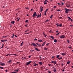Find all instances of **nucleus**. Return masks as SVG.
Returning a JSON list of instances; mask_svg holds the SVG:
<instances>
[{
  "label": "nucleus",
  "instance_id": "nucleus-1",
  "mask_svg": "<svg viewBox=\"0 0 73 73\" xmlns=\"http://www.w3.org/2000/svg\"><path fill=\"white\" fill-rule=\"evenodd\" d=\"M64 10H65L66 11L65 12L66 13H68V12L70 11H71V10H69L67 8H65Z\"/></svg>",
  "mask_w": 73,
  "mask_h": 73
},
{
  "label": "nucleus",
  "instance_id": "nucleus-2",
  "mask_svg": "<svg viewBox=\"0 0 73 73\" xmlns=\"http://www.w3.org/2000/svg\"><path fill=\"white\" fill-rule=\"evenodd\" d=\"M37 13L36 12H35L33 14V15L32 16L33 17H37Z\"/></svg>",
  "mask_w": 73,
  "mask_h": 73
},
{
  "label": "nucleus",
  "instance_id": "nucleus-3",
  "mask_svg": "<svg viewBox=\"0 0 73 73\" xmlns=\"http://www.w3.org/2000/svg\"><path fill=\"white\" fill-rule=\"evenodd\" d=\"M31 46H34L35 47H37V45L35 43H31Z\"/></svg>",
  "mask_w": 73,
  "mask_h": 73
},
{
  "label": "nucleus",
  "instance_id": "nucleus-4",
  "mask_svg": "<svg viewBox=\"0 0 73 73\" xmlns=\"http://www.w3.org/2000/svg\"><path fill=\"white\" fill-rule=\"evenodd\" d=\"M65 36L64 35H62L60 36V38L61 39L64 38Z\"/></svg>",
  "mask_w": 73,
  "mask_h": 73
},
{
  "label": "nucleus",
  "instance_id": "nucleus-5",
  "mask_svg": "<svg viewBox=\"0 0 73 73\" xmlns=\"http://www.w3.org/2000/svg\"><path fill=\"white\" fill-rule=\"evenodd\" d=\"M51 64H52L53 63H54V64H57V61H52L51 62Z\"/></svg>",
  "mask_w": 73,
  "mask_h": 73
},
{
  "label": "nucleus",
  "instance_id": "nucleus-6",
  "mask_svg": "<svg viewBox=\"0 0 73 73\" xmlns=\"http://www.w3.org/2000/svg\"><path fill=\"white\" fill-rule=\"evenodd\" d=\"M31 61H29L27 63H26V65H29V64H31Z\"/></svg>",
  "mask_w": 73,
  "mask_h": 73
},
{
  "label": "nucleus",
  "instance_id": "nucleus-7",
  "mask_svg": "<svg viewBox=\"0 0 73 73\" xmlns=\"http://www.w3.org/2000/svg\"><path fill=\"white\" fill-rule=\"evenodd\" d=\"M0 65L2 66H3L5 65V64L3 63H1V62H0Z\"/></svg>",
  "mask_w": 73,
  "mask_h": 73
},
{
  "label": "nucleus",
  "instance_id": "nucleus-8",
  "mask_svg": "<svg viewBox=\"0 0 73 73\" xmlns=\"http://www.w3.org/2000/svg\"><path fill=\"white\" fill-rule=\"evenodd\" d=\"M37 65V66H38V64H37V62H36V63L35 64H34V66H36Z\"/></svg>",
  "mask_w": 73,
  "mask_h": 73
},
{
  "label": "nucleus",
  "instance_id": "nucleus-9",
  "mask_svg": "<svg viewBox=\"0 0 73 73\" xmlns=\"http://www.w3.org/2000/svg\"><path fill=\"white\" fill-rule=\"evenodd\" d=\"M34 48L35 49V50L38 51H39V50L38 49V48H36V47H35Z\"/></svg>",
  "mask_w": 73,
  "mask_h": 73
},
{
  "label": "nucleus",
  "instance_id": "nucleus-10",
  "mask_svg": "<svg viewBox=\"0 0 73 73\" xmlns=\"http://www.w3.org/2000/svg\"><path fill=\"white\" fill-rule=\"evenodd\" d=\"M46 41L43 42V43L42 44V46H44L45 45V44L46 43Z\"/></svg>",
  "mask_w": 73,
  "mask_h": 73
},
{
  "label": "nucleus",
  "instance_id": "nucleus-11",
  "mask_svg": "<svg viewBox=\"0 0 73 73\" xmlns=\"http://www.w3.org/2000/svg\"><path fill=\"white\" fill-rule=\"evenodd\" d=\"M61 54L63 56H65L66 55V54L62 53Z\"/></svg>",
  "mask_w": 73,
  "mask_h": 73
},
{
  "label": "nucleus",
  "instance_id": "nucleus-12",
  "mask_svg": "<svg viewBox=\"0 0 73 73\" xmlns=\"http://www.w3.org/2000/svg\"><path fill=\"white\" fill-rule=\"evenodd\" d=\"M24 43H23V41H22V43H21V44L20 45V46H22L23 44Z\"/></svg>",
  "mask_w": 73,
  "mask_h": 73
},
{
  "label": "nucleus",
  "instance_id": "nucleus-13",
  "mask_svg": "<svg viewBox=\"0 0 73 73\" xmlns=\"http://www.w3.org/2000/svg\"><path fill=\"white\" fill-rule=\"evenodd\" d=\"M12 62V60H10L8 61V62H9V64H11V63Z\"/></svg>",
  "mask_w": 73,
  "mask_h": 73
},
{
  "label": "nucleus",
  "instance_id": "nucleus-14",
  "mask_svg": "<svg viewBox=\"0 0 73 73\" xmlns=\"http://www.w3.org/2000/svg\"><path fill=\"white\" fill-rule=\"evenodd\" d=\"M4 46V44H3V45H2V46L0 48V49H2L3 48V46Z\"/></svg>",
  "mask_w": 73,
  "mask_h": 73
},
{
  "label": "nucleus",
  "instance_id": "nucleus-15",
  "mask_svg": "<svg viewBox=\"0 0 73 73\" xmlns=\"http://www.w3.org/2000/svg\"><path fill=\"white\" fill-rule=\"evenodd\" d=\"M26 57H24V58H23L22 57V60H25L26 59Z\"/></svg>",
  "mask_w": 73,
  "mask_h": 73
},
{
  "label": "nucleus",
  "instance_id": "nucleus-16",
  "mask_svg": "<svg viewBox=\"0 0 73 73\" xmlns=\"http://www.w3.org/2000/svg\"><path fill=\"white\" fill-rule=\"evenodd\" d=\"M39 63V64L40 65H42V63L41 62H40Z\"/></svg>",
  "mask_w": 73,
  "mask_h": 73
},
{
  "label": "nucleus",
  "instance_id": "nucleus-17",
  "mask_svg": "<svg viewBox=\"0 0 73 73\" xmlns=\"http://www.w3.org/2000/svg\"><path fill=\"white\" fill-rule=\"evenodd\" d=\"M63 58H62V57H61L60 58H58V59H59V60H60L62 59Z\"/></svg>",
  "mask_w": 73,
  "mask_h": 73
},
{
  "label": "nucleus",
  "instance_id": "nucleus-18",
  "mask_svg": "<svg viewBox=\"0 0 73 73\" xmlns=\"http://www.w3.org/2000/svg\"><path fill=\"white\" fill-rule=\"evenodd\" d=\"M49 8H47L46 10V11H45V12H46V13L47 11H48V10H49Z\"/></svg>",
  "mask_w": 73,
  "mask_h": 73
},
{
  "label": "nucleus",
  "instance_id": "nucleus-19",
  "mask_svg": "<svg viewBox=\"0 0 73 73\" xmlns=\"http://www.w3.org/2000/svg\"><path fill=\"white\" fill-rule=\"evenodd\" d=\"M70 62L69 61H68V62L67 63V64H70Z\"/></svg>",
  "mask_w": 73,
  "mask_h": 73
},
{
  "label": "nucleus",
  "instance_id": "nucleus-20",
  "mask_svg": "<svg viewBox=\"0 0 73 73\" xmlns=\"http://www.w3.org/2000/svg\"><path fill=\"white\" fill-rule=\"evenodd\" d=\"M36 44L38 46H41V45L40 44H38V43H36Z\"/></svg>",
  "mask_w": 73,
  "mask_h": 73
},
{
  "label": "nucleus",
  "instance_id": "nucleus-21",
  "mask_svg": "<svg viewBox=\"0 0 73 73\" xmlns=\"http://www.w3.org/2000/svg\"><path fill=\"white\" fill-rule=\"evenodd\" d=\"M39 42H41L42 41V40H38Z\"/></svg>",
  "mask_w": 73,
  "mask_h": 73
},
{
  "label": "nucleus",
  "instance_id": "nucleus-22",
  "mask_svg": "<svg viewBox=\"0 0 73 73\" xmlns=\"http://www.w3.org/2000/svg\"><path fill=\"white\" fill-rule=\"evenodd\" d=\"M57 40H56V39L54 40V42H57Z\"/></svg>",
  "mask_w": 73,
  "mask_h": 73
},
{
  "label": "nucleus",
  "instance_id": "nucleus-23",
  "mask_svg": "<svg viewBox=\"0 0 73 73\" xmlns=\"http://www.w3.org/2000/svg\"><path fill=\"white\" fill-rule=\"evenodd\" d=\"M11 23L13 24L15 23V21H11Z\"/></svg>",
  "mask_w": 73,
  "mask_h": 73
},
{
  "label": "nucleus",
  "instance_id": "nucleus-24",
  "mask_svg": "<svg viewBox=\"0 0 73 73\" xmlns=\"http://www.w3.org/2000/svg\"><path fill=\"white\" fill-rule=\"evenodd\" d=\"M14 34H13V36H11V37L12 38H13L14 37Z\"/></svg>",
  "mask_w": 73,
  "mask_h": 73
},
{
  "label": "nucleus",
  "instance_id": "nucleus-25",
  "mask_svg": "<svg viewBox=\"0 0 73 73\" xmlns=\"http://www.w3.org/2000/svg\"><path fill=\"white\" fill-rule=\"evenodd\" d=\"M59 57H60V56L59 55H57V56H56V58H59Z\"/></svg>",
  "mask_w": 73,
  "mask_h": 73
},
{
  "label": "nucleus",
  "instance_id": "nucleus-26",
  "mask_svg": "<svg viewBox=\"0 0 73 73\" xmlns=\"http://www.w3.org/2000/svg\"><path fill=\"white\" fill-rule=\"evenodd\" d=\"M39 17H40V15L39 14H38L37 15V18H38Z\"/></svg>",
  "mask_w": 73,
  "mask_h": 73
},
{
  "label": "nucleus",
  "instance_id": "nucleus-27",
  "mask_svg": "<svg viewBox=\"0 0 73 73\" xmlns=\"http://www.w3.org/2000/svg\"><path fill=\"white\" fill-rule=\"evenodd\" d=\"M60 32H59L57 34H56V35H59L60 34Z\"/></svg>",
  "mask_w": 73,
  "mask_h": 73
},
{
  "label": "nucleus",
  "instance_id": "nucleus-28",
  "mask_svg": "<svg viewBox=\"0 0 73 73\" xmlns=\"http://www.w3.org/2000/svg\"><path fill=\"white\" fill-rule=\"evenodd\" d=\"M62 26V24H60L59 25V26L60 27H61Z\"/></svg>",
  "mask_w": 73,
  "mask_h": 73
},
{
  "label": "nucleus",
  "instance_id": "nucleus-29",
  "mask_svg": "<svg viewBox=\"0 0 73 73\" xmlns=\"http://www.w3.org/2000/svg\"><path fill=\"white\" fill-rule=\"evenodd\" d=\"M50 37H51V38L52 39H54V37H53V36H50Z\"/></svg>",
  "mask_w": 73,
  "mask_h": 73
},
{
  "label": "nucleus",
  "instance_id": "nucleus-30",
  "mask_svg": "<svg viewBox=\"0 0 73 73\" xmlns=\"http://www.w3.org/2000/svg\"><path fill=\"white\" fill-rule=\"evenodd\" d=\"M56 25L57 26V27H58L59 26V25L58 23L56 24Z\"/></svg>",
  "mask_w": 73,
  "mask_h": 73
},
{
  "label": "nucleus",
  "instance_id": "nucleus-31",
  "mask_svg": "<svg viewBox=\"0 0 73 73\" xmlns=\"http://www.w3.org/2000/svg\"><path fill=\"white\" fill-rule=\"evenodd\" d=\"M53 16V15H51V16L50 17V18H52Z\"/></svg>",
  "mask_w": 73,
  "mask_h": 73
},
{
  "label": "nucleus",
  "instance_id": "nucleus-32",
  "mask_svg": "<svg viewBox=\"0 0 73 73\" xmlns=\"http://www.w3.org/2000/svg\"><path fill=\"white\" fill-rule=\"evenodd\" d=\"M29 31V29H27V30L26 31H25V33H26V32H28V31Z\"/></svg>",
  "mask_w": 73,
  "mask_h": 73
},
{
  "label": "nucleus",
  "instance_id": "nucleus-33",
  "mask_svg": "<svg viewBox=\"0 0 73 73\" xmlns=\"http://www.w3.org/2000/svg\"><path fill=\"white\" fill-rule=\"evenodd\" d=\"M28 22H29V21H28V20H25V22L28 23Z\"/></svg>",
  "mask_w": 73,
  "mask_h": 73
},
{
  "label": "nucleus",
  "instance_id": "nucleus-34",
  "mask_svg": "<svg viewBox=\"0 0 73 73\" xmlns=\"http://www.w3.org/2000/svg\"><path fill=\"white\" fill-rule=\"evenodd\" d=\"M44 4H45V5L47 4V3L46 2H45V1H44Z\"/></svg>",
  "mask_w": 73,
  "mask_h": 73
},
{
  "label": "nucleus",
  "instance_id": "nucleus-35",
  "mask_svg": "<svg viewBox=\"0 0 73 73\" xmlns=\"http://www.w3.org/2000/svg\"><path fill=\"white\" fill-rule=\"evenodd\" d=\"M66 7H70V5H66Z\"/></svg>",
  "mask_w": 73,
  "mask_h": 73
},
{
  "label": "nucleus",
  "instance_id": "nucleus-36",
  "mask_svg": "<svg viewBox=\"0 0 73 73\" xmlns=\"http://www.w3.org/2000/svg\"><path fill=\"white\" fill-rule=\"evenodd\" d=\"M28 25V24H27L26 25H25V26L26 27H27V26Z\"/></svg>",
  "mask_w": 73,
  "mask_h": 73
},
{
  "label": "nucleus",
  "instance_id": "nucleus-37",
  "mask_svg": "<svg viewBox=\"0 0 73 73\" xmlns=\"http://www.w3.org/2000/svg\"><path fill=\"white\" fill-rule=\"evenodd\" d=\"M49 44H50V43H47V44H46V46H48V45H49Z\"/></svg>",
  "mask_w": 73,
  "mask_h": 73
},
{
  "label": "nucleus",
  "instance_id": "nucleus-38",
  "mask_svg": "<svg viewBox=\"0 0 73 73\" xmlns=\"http://www.w3.org/2000/svg\"><path fill=\"white\" fill-rule=\"evenodd\" d=\"M55 57V56H52V58H53V60H54V58Z\"/></svg>",
  "mask_w": 73,
  "mask_h": 73
},
{
  "label": "nucleus",
  "instance_id": "nucleus-39",
  "mask_svg": "<svg viewBox=\"0 0 73 73\" xmlns=\"http://www.w3.org/2000/svg\"><path fill=\"white\" fill-rule=\"evenodd\" d=\"M0 68H1V69H3L4 68H3V67H0Z\"/></svg>",
  "mask_w": 73,
  "mask_h": 73
},
{
  "label": "nucleus",
  "instance_id": "nucleus-40",
  "mask_svg": "<svg viewBox=\"0 0 73 73\" xmlns=\"http://www.w3.org/2000/svg\"><path fill=\"white\" fill-rule=\"evenodd\" d=\"M25 9H27L28 10H29V9L28 7H25Z\"/></svg>",
  "mask_w": 73,
  "mask_h": 73
},
{
  "label": "nucleus",
  "instance_id": "nucleus-41",
  "mask_svg": "<svg viewBox=\"0 0 73 73\" xmlns=\"http://www.w3.org/2000/svg\"><path fill=\"white\" fill-rule=\"evenodd\" d=\"M37 40V39L36 38H35L34 39V41H36Z\"/></svg>",
  "mask_w": 73,
  "mask_h": 73
},
{
  "label": "nucleus",
  "instance_id": "nucleus-42",
  "mask_svg": "<svg viewBox=\"0 0 73 73\" xmlns=\"http://www.w3.org/2000/svg\"><path fill=\"white\" fill-rule=\"evenodd\" d=\"M19 71V69H18L17 70H16V72H18Z\"/></svg>",
  "mask_w": 73,
  "mask_h": 73
},
{
  "label": "nucleus",
  "instance_id": "nucleus-43",
  "mask_svg": "<svg viewBox=\"0 0 73 73\" xmlns=\"http://www.w3.org/2000/svg\"><path fill=\"white\" fill-rule=\"evenodd\" d=\"M1 41L2 42H4V40H1Z\"/></svg>",
  "mask_w": 73,
  "mask_h": 73
},
{
  "label": "nucleus",
  "instance_id": "nucleus-44",
  "mask_svg": "<svg viewBox=\"0 0 73 73\" xmlns=\"http://www.w3.org/2000/svg\"><path fill=\"white\" fill-rule=\"evenodd\" d=\"M48 49L47 48H44V50H47Z\"/></svg>",
  "mask_w": 73,
  "mask_h": 73
},
{
  "label": "nucleus",
  "instance_id": "nucleus-45",
  "mask_svg": "<svg viewBox=\"0 0 73 73\" xmlns=\"http://www.w3.org/2000/svg\"><path fill=\"white\" fill-rule=\"evenodd\" d=\"M53 71L54 72H57V70H53Z\"/></svg>",
  "mask_w": 73,
  "mask_h": 73
},
{
  "label": "nucleus",
  "instance_id": "nucleus-46",
  "mask_svg": "<svg viewBox=\"0 0 73 73\" xmlns=\"http://www.w3.org/2000/svg\"><path fill=\"white\" fill-rule=\"evenodd\" d=\"M25 33V34H29V33Z\"/></svg>",
  "mask_w": 73,
  "mask_h": 73
},
{
  "label": "nucleus",
  "instance_id": "nucleus-47",
  "mask_svg": "<svg viewBox=\"0 0 73 73\" xmlns=\"http://www.w3.org/2000/svg\"><path fill=\"white\" fill-rule=\"evenodd\" d=\"M53 68L54 69V70H56V68H55L54 67H53Z\"/></svg>",
  "mask_w": 73,
  "mask_h": 73
},
{
  "label": "nucleus",
  "instance_id": "nucleus-48",
  "mask_svg": "<svg viewBox=\"0 0 73 73\" xmlns=\"http://www.w3.org/2000/svg\"><path fill=\"white\" fill-rule=\"evenodd\" d=\"M49 21V20H46V21L45 22L46 23V22H47V21Z\"/></svg>",
  "mask_w": 73,
  "mask_h": 73
},
{
  "label": "nucleus",
  "instance_id": "nucleus-49",
  "mask_svg": "<svg viewBox=\"0 0 73 73\" xmlns=\"http://www.w3.org/2000/svg\"><path fill=\"white\" fill-rule=\"evenodd\" d=\"M68 18H69V19H71V18H70V17H68Z\"/></svg>",
  "mask_w": 73,
  "mask_h": 73
},
{
  "label": "nucleus",
  "instance_id": "nucleus-50",
  "mask_svg": "<svg viewBox=\"0 0 73 73\" xmlns=\"http://www.w3.org/2000/svg\"><path fill=\"white\" fill-rule=\"evenodd\" d=\"M41 13H40V15H39L40 18L41 17Z\"/></svg>",
  "mask_w": 73,
  "mask_h": 73
},
{
  "label": "nucleus",
  "instance_id": "nucleus-51",
  "mask_svg": "<svg viewBox=\"0 0 73 73\" xmlns=\"http://www.w3.org/2000/svg\"><path fill=\"white\" fill-rule=\"evenodd\" d=\"M41 9V10L40 11V12H42L43 11V9Z\"/></svg>",
  "mask_w": 73,
  "mask_h": 73
},
{
  "label": "nucleus",
  "instance_id": "nucleus-52",
  "mask_svg": "<svg viewBox=\"0 0 73 73\" xmlns=\"http://www.w3.org/2000/svg\"><path fill=\"white\" fill-rule=\"evenodd\" d=\"M56 6H54L53 7L54 8H56Z\"/></svg>",
  "mask_w": 73,
  "mask_h": 73
},
{
  "label": "nucleus",
  "instance_id": "nucleus-53",
  "mask_svg": "<svg viewBox=\"0 0 73 73\" xmlns=\"http://www.w3.org/2000/svg\"><path fill=\"white\" fill-rule=\"evenodd\" d=\"M60 11H61V10H57V11H59V12H60Z\"/></svg>",
  "mask_w": 73,
  "mask_h": 73
},
{
  "label": "nucleus",
  "instance_id": "nucleus-54",
  "mask_svg": "<svg viewBox=\"0 0 73 73\" xmlns=\"http://www.w3.org/2000/svg\"><path fill=\"white\" fill-rule=\"evenodd\" d=\"M36 61H35V62H34V63H33V64L34 65L35 64V63H36Z\"/></svg>",
  "mask_w": 73,
  "mask_h": 73
},
{
  "label": "nucleus",
  "instance_id": "nucleus-55",
  "mask_svg": "<svg viewBox=\"0 0 73 73\" xmlns=\"http://www.w3.org/2000/svg\"><path fill=\"white\" fill-rule=\"evenodd\" d=\"M59 18L60 19H63V18H62V17H59Z\"/></svg>",
  "mask_w": 73,
  "mask_h": 73
},
{
  "label": "nucleus",
  "instance_id": "nucleus-56",
  "mask_svg": "<svg viewBox=\"0 0 73 73\" xmlns=\"http://www.w3.org/2000/svg\"><path fill=\"white\" fill-rule=\"evenodd\" d=\"M20 18H19V19H18L17 20V21H19L20 20Z\"/></svg>",
  "mask_w": 73,
  "mask_h": 73
},
{
  "label": "nucleus",
  "instance_id": "nucleus-57",
  "mask_svg": "<svg viewBox=\"0 0 73 73\" xmlns=\"http://www.w3.org/2000/svg\"><path fill=\"white\" fill-rule=\"evenodd\" d=\"M67 42H68V43H70V42H69V40H67Z\"/></svg>",
  "mask_w": 73,
  "mask_h": 73
},
{
  "label": "nucleus",
  "instance_id": "nucleus-58",
  "mask_svg": "<svg viewBox=\"0 0 73 73\" xmlns=\"http://www.w3.org/2000/svg\"><path fill=\"white\" fill-rule=\"evenodd\" d=\"M45 2H48V1H47V0H45Z\"/></svg>",
  "mask_w": 73,
  "mask_h": 73
},
{
  "label": "nucleus",
  "instance_id": "nucleus-59",
  "mask_svg": "<svg viewBox=\"0 0 73 73\" xmlns=\"http://www.w3.org/2000/svg\"><path fill=\"white\" fill-rule=\"evenodd\" d=\"M48 73H51V72L50 71H48Z\"/></svg>",
  "mask_w": 73,
  "mask_h": 73
},
{
  "label": "nucleus",
  "instance_id": "nucleus-60",
  "mask_svg": "<svg viewBox=\"0 0 73 73\" xmlns=\"http://www.w3.org/2000/svg\"><path fill=\"white\" fill-rule=\"evenodd\" d=\"M68 48H70V49L72 48V47H71V46L69 47Z\"/></svg>",
  "mask_w": 73,
  "mask_h": 73
},
{
  "label": "nucleus",
  "instance_id": "nucleus-61",
  "mask_svg": "<svg viewBox=\"0 0 73 73\" xmlns=\"http://www.w3.org/2000/svg\"><path fill=\"white\" fill-rule=\"evenodd\" d=\"M5 72H8V70H5Z\"/></svg>",
  "mask_w": 73,
  "mask_h": 73
},
{
  "label": "nucleus",
  "instance_id": "nucleus-62",
  "mask_svg": "<svg viewBox=\"0 0 73 73\" xmlns=\"http://www.w3.org/2000/svg\"><path fill=\"white\" fill-rule=\"evenodd\" d=\"M7 41V40H4V42H6Z\"/></svg>",
  "mask_w": 73,
  "mask_h": 73
},
{
  "label": "nucleus",
  "instance_id": "nucleus-63",
  "mask_svg": "<svg viewBox=\"0 0 73 73\" xmlns=\"http://www.w3.org/2000/svg\"><path fill=\"white\" fill-rule=\"evenodd\" d=\"M47 36V35H44V37H46V36Z\"/></svg>",
  "mask_w": 73,
  "mask_h": 73
},
{
  "label": "nucleus",
  "instance_id": "nucleus-64",
  "mask_svg": "<svg viewBox=\"0 0 73 73\" xmlns=\"http://www.w3.org/2000/svg\"><path fill=\"white\" fill-rule=\"evenodd\" d=\"M11 73H17L16 72H12Z\"/></svg>",
  "mask_w": 73,
  "mask_h": 73
}]
</instances>
